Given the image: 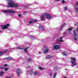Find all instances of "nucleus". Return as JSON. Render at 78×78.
Returning <instances> with one entry per match:
<instances>
[{
  "label": "nucleus",
  "instance_id": "obj_21",
  "mask_svg": "<svg viewBox=\"0 0 78 78\" xmlns=\"http://www.w3.org/2000/svg\"><path fill=\"white\" fill-rule=\"evenodd\" d=\"M47 13H44L43 15V16H42L44 17H45V16H47Z\"/></svg>",
  "mask_w": 78,
  "mask_h": 78
},
{
  "label": "nucleus",
  "instance_id": "obj_24",
  "mask_svg": "<svg viewBox=\"0 0 78 78\" xmlns=\"http://www.w3.org/2000/svg\"><path fill=\"white\" fill-rule=\"evenodd\" d=\"M46 58L47 59H49V58H50V55H48L46 56Z\"/></svg>",
  "mask_w": 78,
  "mask_h": 78
},
{
  "label": "nucleus",
  "instance_id": "obj_32",
  "mask_svg": "<svg viewBox=\"0 0 78 78\" xmlns=\"http://www.w3.org/2000/svg\"><path fill=\"white\" fill-rule=\"evenodd\" d=\"M54 69L55 71H56L58 70V69H57V68L56 67H55L54 68Z\"/></svg>",
  "mask_w": 78,
  "mask_h": 78
},
{
  "label": "nucleus",
  "instance_id": "obj_5",
  "mask_svg": "<svg viewBox=\"0 0 78 78\" xmlns=\"http://www.w3.org/2000/svg\"><path fill=\"white\" fill-rule=\"evenodd\" d=\"M75 11H76V12L77 14H78V2H77L76 3V5L75 6Z\"/></svg>",
  "mask_w": 78,
  "mask_h": 78
},
{
  "label": "nucleus",
  "instance_id": "obj_27",
  "mask_svg": "<svg viewBox=\"0 0 78 78\" xmlns=\"http://www.w3.org/2000/svg\"><path fill=\"white\" fill-rule=\"evenodd\" d=\"M9 70V68H6L5 69V71H7V70Z\"/></svg>",
  "mask_w": 78,
  "mask_h": 78
},
{
  "label": "nucleus",
  "instance_id": "obj_25",
  "mask_svg": "<svg viewBox=\"0 0 78 78\" xmlns=\"http://www.w3.org/2000/svg\"><path fill=\"white\" fill-rule=\"evenodd\" d=\"M28 61H32V58H29L28 59Z\"/></svg>",
  "mask_w": 78,
  "mask_h": 78
},
{
  "label": "nucleus",
  "instance_id": "obj_35",
  "mask_svg": "<svg viewBox=\"0 0 78 78\" xmlns=\"http://www.w3.org/2000/svg\"><path fill=\"white\" fill-rule=\"evenodd\" d=\"M67 7H66L65 8V11H66V10H67Z\"/></svg>",
  "mask_w": 78,
  "mask_h": 78
},
{
  "label": "nucleus",
  "instance_id": "obj_14",
  "mask_svg": "<svg viewBox=\"0 0 78 78\" xmlns=\"http://www.w3.org/2000/svg\"><path fill=\"white\" fill-rule=\"evenodd\" d=\"M34 22H37V20H35L34 21H29L28 22V23H29V24H30V25H31V23H33Z\"/></svg>",
  "mask_w": 78,
  "mask_h": 78
},
{
  "label": "nucleus",
  "instance_id": "obj_44",
  "mask_svg": "<svg viewBox=\"0 0 78 78\" xmlns=\"http://www.w3.org/2000/svg\"><path fill=\"white\" fill-rule=\"evenodd\" d=\"M0 33H2V31H0Z\"/></svg>",
  "mask_w": 78,
  "mask_h": 78
},
{
  "label": "nucleus",
  "instance_id": "obj_34",
  "mask_svg": "<svg viewBox=\"0 0 78 78\" xmlns=\"http://www.w3.org/2000/svg\"><path fill=\"white\" fill-rule=\"evenodd\" d=\"M23 14H24V15H25V14H27V12H24Z\"/></svg>",
  "mask_w": 78,
  "mask_h": 78
},
{
  "label": "nucleus",
  "instance_id": "obj_38",
  "mask_svg": "<svg viewBox=\"0 0 78 78\" xmlns=\"http://www.w3.org/2000/svg\"><path fill=\"white\" fill-rule=\"evenodd\" d=\"M4 67H6V66H8V65H6V64H5V65H4Z\"/></svg>",
  "mask_w": 78,
  "mask_h": 78
},
{
  "label": "nucleus",
  "instance_id": "obj_43",
  "mask_svg": "<svg viewBox=\"0 0 78 78\" xmlns=\"http://www.w3.org/2000/svg\"><path fill=\"white\" fill-rule=\"evenodd\" d=\"M39 54H41V52H39Z\"/></svg>",
  "mask_w": 78,
  "mask_h": 78
},
{
  "label": "nucleus",
  "instance_id": "obj_10",
  "mask_svg": "<svg viewBox=\"0 0 78 78\" xmlns=\"http://www.w3.org/2000/svg\"><path fill=\"white\" fill-rule=\"evenodd\" d=\"M17 75H19L21 73V71H20V69H18L17 71Z\"/></svg>",
  "mask_w": 78,
  "mask_h": 78
},
{
  "label": "nucleus",
  "instance_id": "obj_8",
  "mask_svg": "<svg viewBox=\"0 0 78 78\" xmlns=\"http://www.w3.org/2000/svg\"><path fill=\"white\" fill-rule=\"evenodd\" d=\"M39 29L40 30H41V31H43V30H44L45 29H44V27H43V26L42 25H40L39 26Z\"/></svg>",
  "mask_w": 78,
  "mask_h": 78
},
{
  "label": "nucleus",
  "instance_id": "obj_16",
  "mask_svg": "<svg viewBox=\"0 0 78 78\" xmlns=\"http://www.w3.org/2000/svg\"><path fill=\"white\" fill-rule=\"evenodd\" d=\"M45 19V17H44V16H41V20L42 21H43V20H44Z\"/></svg>",
  "mask_w": 78,
  "mask_h": 78
},
{
  "label": "nucleus",
  "instance_id": "obj_20",
  "mask_svg": "<svg viewBox=\"0 0 78 78\" xmlns=\"http://www.w3.org/2000/svg\"><path fill=\"white\" fill-rule=\"evenodd\" d=\"M39 68L40 70H45V68H42L41 67H39Z\"/></svg>",
  "mask_w": 78,
  "mask_h": 78
},
{
  "label": "nucleus",
  "instance_id": "obj_19",
  "mask_svg": "<svg viewBox=\"0 0 78 78\" xmlns=\"http://www.w3.org/2000/svg\"><path fill=\"white\" fill-rule=\"evenodd\" d=\"M62 55H64V56H67V53L66 52H64L62 53Z\"/></svg>",
  "mask_w": 78,
  "mask_h": 78
},
{
  "label": "nucleus",
  "instance_id": "obj_18",
  "mask_svg": "<svg viewBox=\"0 0 78 78\" xmlns=\"http://www.w3.org/2000/svg\"><path fill=\"white\" fill-rule=\"evenodd\" d=\"M37 71H35L34 73V75H35V76H36L37 75Z\"/></svg>",
  "mask_w": 78,
  "mask_h": 78
},
{
  "label": "nucleus",
  "instance_id": "obj_1",
  "mask_svg": "<svg viewBox=\"0 0 78 78\" xmlns=\"http://www.w3.org/2000/svg\"><path fill=\"white\" fill-rule=\"evenodd\" d=\"M8 4L7 5V7L8 8H13V7H17L18 5L14 3L12 0H7Z\"/></svg>",
  "mask_w": 78,
  "mask_h": 78
},
{
  "label": "nucleus",
  "instance_id": "obj_23",
  "mask_svg": "<svg viewBox=\"0 0 78 78\" xmlns=\"http://www.w3.org/2000/svg\"><path fill=\"white\" fill-rule=\"evenodd\" d=\"M27 48H27L24 49V51H25V52H27Z\"/></svg>",
  "mask_w": 78,
  "mask_h": 78
},
{
  "label": "nucleus",
  "instance_id": "obj_40",
  "mask_svg": "<svg viewBox=\"0 0 78 78\" xmlns=\"http://www.w3.org/2000/svg\"><path fill=\"white\" fill-rule=\"evenodd\" d=\"M4 59H7V58H4Z\"/></svg>",
  "mask_w": 78,
  "mask_h": 78
},
{
  "label": "nucleus",
  "instance_id": "obj_12",
  "mask_svg": "<svg viewBox=\"0 0 78 78\" xmlns=\"http://www.w3.org/2000/svg\"><path fill=\"white\" fill-rule=\"evenodd\" d=\"M73 28L71 27L68 29V30L69 32V34H71V33H72V32H70V31H72V30Z\"/></svg>",
  "mask_w": 78,
  "mask_h": 78
},
{
  "label": "nucleus",
  "instance_id": "obj_31",
  "mask_svg": "<svg viewBox=\"0 0 78 78\" xmlns=\"http://www.w3.org/2000/svg\"><path fill=\"white\" fill-rule=\"evenodd\" d=\"M18 49H19V50H22V49H23V48H22L21 47H18L17 48Z\"/></svg>",
  "mask_w": 78,
  "mask_h": 78
},
{
  "label": "nucleus",
  "instance_id": "obj_4",
  "mask_svg": "<svg viewBox=\"0 0 78 78\" xmlns=\"http://www.w3.org/2000/svg\"><path fill=\"white\" fill-rule=\"evenodd\" d=\"M61 47L59 45H54L53 47V48L55 50H59Z\"/></svg>",
  "mask_w": 78,
  "mask_h": 78
},
{
  "label": "nucleus",
  "instance_id": "obj_42",
  "mask_svg": "<svg viewBox=\"0 0 78 78\" xmlns=\"http://www.w3.org/2000/svg\"><path fill=\"white\" fill-rule=\"evenodd\" d=\"M6 78H11L10 77H7Z\"/></svg>",
  "mask_w": 78,
  "mask_h": 78
},
{
  "label": "nucleus",
  "instance_id": "obj_28",
  "mask_svg": "<svg viewBox=\"0 0 78 78\" xmlns=\"http://www.w3.org/2000/svg\"><path fill=\"white\" fill-rule=\"evenodd\" d=\"M66 25V24L64 23V24H63L62 27H64Z\"/></svg>",
  "mask_w": 78,
  "mask_h": 78
},
{
  "label": "nucleus",
  "instance_id": "obj_41",
  "mask_svg": "<svg viewBox=\"0 0 78 78\" xmlns=\"http://www.w3.org/2000/svg\"><path fill=\"white\" fill-rule=\"evenodd\" d=\"M59 0H56L55 1L56 2H58V1H59Z\"/></svg>",
  "mask_w": 78,
  "mask_h": 78
},
{
  "label": "nucleus",
  "instance_id": "obj_17",
  "mask_svg": "<svg viewBox=\"0 0 78 78\" xmlns=\"http://www.w3.org/2000/svg\"><path fill=\"white\" fill-rule=\"evenodd\" d=\"M4 73V72H3V71H1L0 72V75H1V76H3V75Z\"/></svg>",
  "mask_w": 78,
  "mask_h": 78
},
{
  "label": "nucleus",
  "instance_id": "obj_3",
  "mask_svg": "<svg viewBox=\"0 0 78 78\" xmlns=\"http://www.w3.org/2000/svg\"><path fill=\"white\" fill-rule=\"evenodd\" d=\"M70 59H71V62L73 65L72 67H73L74 66H76V59L73 57L71 58Z\"/></svg>",
  "mask_w": 78,
  "mask_h": 78
},
{
  "label": "nucleus",
  "instance_id": "obj_30",
  "mask_svg": "<svg viewBox=\"0 0 78 78\" xmlns=\"http://www.w3.org/2000/svg\"><path fill=\"white\" fill-rule=\"evenodd\" d=\"M56 73H55L54 74V78H55L56 76Z\"/></svg>",
  "mask_w": 78,
  "mask_h": 78
},
{
  "label": "nucleus",
  "instance_id": "obj_2",
  "mask_svg": "<svg viewBox=\"0 0 78 78\" xmlns=\"http://www.w3.org/2000/svg\"><path fill=\"white\" fill-rule=\"evenodd\" d=\"M2 12L5 13H11L12 14H16V12L14 11H13L11 9H9L8 10H4L2 11Z\"/></svg>",
  "mask_w": 78,
  "mask_h": 78
},
{
  "label": "nucleus",
  "instance_id": "obj_22",
  "mask_svg": "<svg viewBox=\"0 0 78 78\" xmlns=\"http://www.w3.org/2000/svg\"><path fill=\"white\" fill-rule=\"evenodd\" d=\"M7 59H12V58L11 57H7Z\"/></svg>",
  "mask_w": 78,
  "mask_h": 78
},
{
  "label": "nucleus",
  "instance_id": "obj_37",
  "mask_svg": "<svg viewBox=\"0 0 78 78\" xmlns=\"http://www.w3.org/2000/svg\"><path fill=\"white\" fill-rule=\"evenodd\" d=\"M62 3H65V1H63L62 2Z\"/></svg>",
  "mask_w": 78,
  "mask_h": 78
},
{
  "label": "nucleus",
  "instance_id": "obj_9",
  "mask_svg": "<svg viewBox=\"0 0 78 78\" xmlns=\"http://www.w3.org/2000/svg\"><path fill=\"white\" fill-rule=\"evenodd\" d=\"M62 38V37H61L57 41V44H58L59 42H63V40L61 39Z\"/></svg>",
  "mask_w": 78,
  "mask_h": 78
},
{
  "label": "nucleus",
  "instance_id": "obj_26",
  "mask_svg": "<svg viewBox=\"0 0 78 78\" xmlns=\"http://www.w3.org/2000/svg\"><path fill=\"white\" fill-rule=\"evenodd\" d=\"M4 69V67H0V70H3Z\"/></svg>",
  "mask_w": 78,
  "mask_h": 78
},
{
  "label": "nucleus",
  "instance_id": "obj_33",
  "mask_svg": "<svg viewBox=\"0 0 78 78\" xmlns=\"http://www.w3.org/2000/svg\"><path fill=\"white\" fill-rule=\"evenodd\" d=\"M63 27L62 26L61 27H60V30H62V29H63Z\"/></svg>",
  "mask_w": 78,
  "mask_h": 78
},
{
  "label": "nucleus",
  "instance_id": "obj_13",
  "mask_svg": "<svg viewBox=\"0 0 78 78\" xmlns=\"http://www.w3.org/2000/svg\"><path fill=\"white\" fill-rule=\"evenodd\" d=\"M8 50H6V51H4L3 52H0V56H2V55H3V53H6V52H8Z\"/></svg>",
  "mask_w": 78,
  "mask_h": 78
},
{
  "label": "nucleus",
  "instance_id": "obj_29",
  "mask_svg": "<svg viewBox=\"0 0 78 78\" xmlns=\"http://www.w3.org/2000/svg\"><path fill=\"white\" fill-rule=\"evenodd\" d=\"M32 74H33V71L32 70H31L30 72V74L31 75H32Z\"/></svg>",
  "mask_w": 78,
  "mask_h": 78
},
{
  "label": "nucleus",
  "instance_id": "obj_15",
  "mask_svg": "<svg viewBox=\"0 0 78 78\" xmlns=\"http://www.w3.org/2000/svg\"><path fill=\"white\" fill-rule=\"evenodd\" d=\"M46 18L48 19H50L51 18V16L47 14L46 16Z\"/></svg>",
  "mask_w": 78,
  "mask_h": 78
},
{
  "label": "nucleus",
  "instance_id": "obj_39",
  "mask_svg": "<svg viewBox=\"0 0 78 78\" xmlns=\"http://www.w3.org/2000/svg\"><path fill=\"white\" fill-rule=\"evenodd\" d=\"M18 16L19 17H21V15H20V14H19Z\"/></svg>",
  "mask_w": 78,
  "mask_h": 78
},
{
  "label": "nucleus",
  "instance_id": "obj_36",
  "mask_svg": "<svg viewBox=\"0 0 78 78\" xmlns=\"http://www.w3.org/2000/svg\"><path fill=\"white\" fill-rule=\"evenodd\" d=\"M49 75H50V76H51V75H52V73H49Z\"/></svg>",
  "mask_w": 78,
  "mask_h": 78
},
{
  "label": "nucleus",
  "instance_id": "obj_7",
  "mask_svg": "<svg viewBox=\"0 0 78 78\" xmlns=\"http://www.w3.org/2000/svg\"><path fill=\"white\" fill-rule=\"evenodd\" d=\"M48 51H49V49H48V48H45L44 49V53H48Z\"/></svg>",
  "mask_w": 78,
  "mask_h": 78
},
{
  "label": "nucleus",
  "instance_id": "obj_11",
  "mask_svg": "<svg viewBox=\"0 0 78 78\" xmlns=\"http://www.w3.org/2000/svg\"><path fill=\"white\" fill-rule=\"evenodd\" d=\"M74 34L75 35L74 37V40L75 41H77V37L76 36V33H75V30H74Z\"/></svg>",
  "mask_w": 78,
  "mask_h": 78
},
{
  "label": "nucleus",
  "instance_id": "obj_45",
  "mask_svg": "<svg viewBox=\"0 0 78 78\" xmlns=\"http://www.w3.org/2000/svg\"><path fill=\"white\" fill-rule=\"evenodd\" d=\"M63 34H64V33Z\"/></svg>",
  "mask_w": 78,
  "mask_h": 78
},
{
  "label": "nucleus",
  "instance_id": "obj_6",
  "mask_svg": "<svg viewBox=\"0 0 78 78\" xmlns=\"http://www.w3.org/2000/svg\"><path fill=\"white\" fill-rule=\"evenodd\" d=\"M9 25V24H8L5 26H2V29H6V28H8V27Z\"/></svg>",
  "mask_w": 78,
  "mask_h": 78
}]
</instances>
